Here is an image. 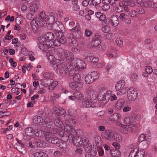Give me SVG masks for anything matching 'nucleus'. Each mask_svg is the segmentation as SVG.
<instances>
[{
    "label": "nucleus",
    "instance_id": "10",
    "mask_svg": "<svg viewBox=\"0 0 157 157\" xmlns=\"http://www.w3.org/2000/svg\"><path fill=\"white\" fill-rule=\"evenodd\" d=\"M140 118L139 114H134L128 117H125L123 120L124 123L126 124H134L135 125L136 121L139 120Z\"/></svg>",
    "mask_w": 157,
    "mask_h": 157
},
{
    "label": "nucleus",
    "instance_id": "12",
    "mask_svg": "<svg viewBox=\"0 0 157 157\" xmlns=\"http://www.w3.org/2000/svg\"><path fill=\"white\" fill-rule=\"evenodd\" d=\"M75 68H77V69L81 70L82 69L85 68L86 67V64L83 60L77 59L73 61L72 63H71Z\"/></svg>",
    "mask_w": 157,
    "mask_h": 157
},
{
    "label": "nucleus",
    "instance_id": "16",
    "mask_svg": "<svg viewBox=\"0 0 157 157\" xmlns=\"http://www.w3.org/2000/svg\"><path fill=\"white\" fill-rule=\"evenodd\" d=\"M137 127L136 125L134 124H129L128 125H124L120 129L121 132L124 134H128L129 130L133 131L137 128Z\"/></svg>",
    "mask_w": 157,
    "mask_h": 157
},
{
    "label": "nucleus",
    "instance_id": "36",
    "mask_svg": "<svg viewBox=\"0 0 157 157\" xmlns=\"http://www.w3.org/2000/svg\"><path fill=\"white\" fill-rule=\"evenodd\" d=\"M101 2V0H90V6L93 5L95 6V8L97 9H98L99 6L98 5Z\"/></svg>",
    "mask_w": 157,
    "mask_h": 157
},
{
    "label": "nucleus",
    "instance_id": "17",
    "mask_svg": "<svg viewBox=\"0 0 157 157\" xmlns=\"http://www.w3.org/2000/svg\"><path fill=\"white\" fill-rule=\"evenodd\" d=\"M114 133L109 130H106L102 133L103 138L109 141L113 140Z\"/></svg>",
    "mask_w": 157,
    "mask_h": 157
},
{
    "label": "nucleus",
    "instance_id": "58",
    "mask_svg": "<svg viewBox=\"0 0 157 157\" xmlns=\"http://www.w3.org/2000/svg\"><path fill=\"white\" fill-rule=\"evenodd\" d=\"M34 53L32 51L29 52V54L28 55L29 56V59L31 61H33L35 59V57L34 56Z\"/></svg>",
    "mask_w": 157,
    "mask_h": 157
},
{
    "label": "nucleus",
    "instance_id": "1",
    "mask_svg": "<svg viewBox=\"0 0 157 157\" xmlns=\"http://www.w3.org/2000/svg\"><path fill=\"white\" fill-rule=\"evenodd\" d=\"M54 122L52 119L48 117H46L43 121L42 118L37 116H34L33 118V121L37 124H41L44 127L49 129L56 126L62 128L63 124L59 117L54 119Z\"/></svg>",
    "mask_w": 157,
    "mask_h": 157
},
{
    "label": "nucleus",
    "instance_id": "54",
    "mask_svg": "<svg viewBox=\"0 0 157 157\" xmlns=\"http://www.w3.org/2000/svg\"><path fill=\"white\" fill-rule=\"evenodd\" d=\"M137 14V11L135 10H132L130 11L128 13V15H130V17H136Z\"/></svg>",
    "mask_w": 157,
    "mask_h": 157
},
{
    "label": "nucleus",
    "instance_id": "47",
    "mask_svg": "<svg viewBox=\"0 0 157 157\" xmlns=\"http://www.w3.org/2000/svg\"><path fill=\"white\" fill-rule=\"evenodd\" d=\"M144 153L145 151L144 150L140 151H138L136 153L135 157H143L144 155Z\"/></svg>",
    "mask_w": 157,
    "mask_h": 157
},
{
    "label": "nucleus",
    "instance_id": "2",
    "mask_svg": "<svg viewBox=\"0 0 157 157\" xmlns=\"http://www.w3.org/2000/svg\"><path fill=\"white\" fill-rule=\"evenodd\" d=\"M67 117L68 116L67 115H65L64 116V119L65 120V123L66 125L64 126V132L62 130L63 129V125L62 128L57 126L60 128H55L53 130V132L54 133L57 134L58 135L60 136L63 137L64 135H66V128H67V129H68V128H70V132H70V133H72V131H71V129H75L73 128V126L75 123L76 120L75 119L72 118H69L68 119L67 118Z\"/></svg>",
    "mask_w": 157,
    "mask_h": 157
},
{
    "label": "nucleus",
    "instance_id": "61",
    "mask_svg": "<svg viewBox=\"0 0 157 157\" xmlns=\"http://www.w3.org/2000/svg\"><path fill=\"white\" fill-rule=\"evenodd\" d=\"M137 75L135 74H132L130 76V80L132 82H134L136 81Z\"/></svg>",
    "mask_w": 157,
    "mask_h": 157
},
{
    "label": "nucleus",
    "instance_id": "15",
    "mask_svg": "<svg viewBox=\"0 0 157 157\" xmlns=\"http://www.w3.org/2000/svg\"><path fill=\"white\" fill-rule=\"evenodd\" d=\"M33 134L36 136L38 137H41L44 136L45 137V140L46 138L48 137V135L52 136V134L48 131H43L39 130L38 129H33Z\"/></svg>",
    "mask_w": 157,
    "mask_h": 157
},
{
    "label": "nucleus",
    "instance_id": "30",
    "mask_svg": "<svg viewBox=\"0 0 157 157\" xmlns=\"http://www.w3.org/2000/svg\"><path fill=\"white\" fill-rule=\"evenodd\" d=\"M125 84V81L123 80L118 81L115 85V89L116 91H118L119 90L124 87Z\"/></svg>",
    "mask_w": 157,
    "mask_h": 157
},
{
    "label": "nucleus",
    "instance_id": "44",
    "mask_svg": "<svg viewBox=\"0 0 157 157\" xmlns=\"http://www.w3.org/2000/svg\"><path fill=\"white\" fill-rule=\"evenodd\" d=\"M61 36L60 37L59 36L58 38L60 44H64L66 42V40L65 37L63 35V33L61 32Z\"/></svg>",
    "mask_w": 157,
    "mask_h": 157
},
{
    "label": "nucleus",
    "instance_id": "57",
    "mask_svg": "<svg viewBox=\"0 0 157 157\" xmlns=\"http://www.w3.org/2000/svg\"><path fill=\"white\" fill-rule=\"evenodd\" d=\"M21 52L23 55L27 56L30 51H28L26 48H23L21 49Z\"/></svg>",
    "mask_w": 157,
    "mask_h": 157
},
{
    "label": "nucleus",
    "instance_id": "37",
    "mask_svg": "<svg viewBox=\"0 0 157 157\" xmlns=\"http://www.w3.org/2000/svg\"><path fill=\"white\" fill-rule=\"evenodd\" d=\"M38 5L33 3L30 6L29 8V11L31 13H34L38 10Z\"/></svg>",
    "mask_w": 157,
    "mask_h": 157
},
{
    "label": "nucleus",
    "instance_id": "48",
    "mask_svg": "<svg viewBox=\"0 0 157 157\" xmlns=\"http://www.w3.org/2000/svg\"><path fill=\"white\" fill-rule=\"evenodd\" d=\"M16 149L19 151L21 152L23 154H25L26 153V150L25 147L23 146L22 147H16Z\"/></svg>",
    "mask_w": 157,
    "mask_h": 157
},
{
    "label": "nucleus",
    "instance_id": "13",
    "mask_svg": "<svg viewBox=\"0 0 157 157\" xmlns=\"http://www.w3.org/2000/svg\"><path fill=\"white\" fill-rule=\"evenodd\" d=\"M137 93L133 88H129L127 91V96L128 99L131 101L136 99L137 97Z\"/></svg>",
    "mask_w": 157,
    "mask_h": 157
},
{
    "label": "nucleus",
    "instance_id": "34",
    "mask_svg": "<svg viewBox=\"0 0 157 157\" xmlns=\"http://www.w3.org/2000/svg\"><path fill=\"white\" fill-rule=\"evenodd\" d=\"M114 140L119 143L121 142L122 141L121 136L118 133H114L113 137V140Z\"/></svg>",
    "mask_w": 157,
    "mask_h": 157
},
{
    "label": "nucleus",
    "instance_id": "5",
    "mask_svg": "<svg viewBox=\"0 0 157 157\" xmlns=\"http://www.w3.org/2000/svg\"><path fill=\"white\" fill-rule=\"evenodd\" d=\"M112 93L111 90H108L105 88H101L98 96V100L99 101H102V104L105 105L110 100Z\"/></svg>",
    "mask_w": 157,
    "mask_h": 157
},
{
    "label": "nucleus",
    "instance_id": "55",
    "mask_svg": "<svg viewBox=\"0 0 157 157\" xmlns=\"http://www.w3.org/2000/svg\"><path fill=\"white\" fill-rule=\"evenodd\" d=\"M39 18L40 19H45L47 16L45 15V13L44 12H41L40 13L39 16Z\"/></svg>",
    "mask_w": 157,
    "mask_h": 157
},
{
    "label": "nucleus",
    "instance_id": "28",
    "mask_svg": "<svg viewBox=\"0 0 157 157\" xmlns=\"http://www.w3.org/2000/svg\"><path fill=\"white\" fill-rule=\"evenodd\" d=\"M110 22L112 25L114 27L117 26L119 23L118 16L115 15L111 17Z\"/></svg>",
    "mask_w": 157,
    "mask_h": 157
},
{
    "label": "nucleus",
    "instance_id": "45",
    "mask_svg": "<svg viewBox=\"0 0 157 157\" xmlns=\"http://www.w3.org/2000/svg\"><path fill=\"white\" fill-rule=\"evenodd\" d=\"M119 152L120 153V151H119L116 149H113L110 151L111 155L113 157L117 156L116 155H117V153L118 154H119Z\"/></svg>",
    "mask_w": 157,
    "mask_h": 157
},
{
    "label": "nucleus",
    "instance_id": "29",
    "mask_svg": "<svg viewBox=\"0 0 157 157\" xmlns=\"http://www.w3.org/2000/svg\"><path fill=\"white\" fill-rule=\"evenodd\" d=\"M75 99L79 101H81L84 99V95L80 91H76L73 93Z\"/></svg>",
    "mask_w": 157,
    "mask_h": 157
},
{
    "label": "nucleus",
    "instance_id": "14",
    "mask_svg": "<svg viewBox=\"0 0 157 157\" xmlns=\"http://www.w3.org/2000/svg\"><path fill=\"white\" fill-rule=\"evenodd\" d=\"M63 25L59 21H56L54 22L52 25V29L54 31H56V35H57V33L58 34H61V31H63L62 29L63 28Z\"/></svg>",
    "mask_w": 157,
    "mask_h": 157
},
{
    "label": "nucleus",
    "instance_id": "41",
    "mask_svg": "<svg viewBox=\"0 0 157 157\" xmlns=\"http://www.w3.org/2000/svg\"><path fill=\"white\" fill-rule=\"evenodd\" d=\"M127 89L124 87L118 90L117 93V95H122L124 94L127 91Z\"/></svg>",
    "mask_w": 157,
    "mask_h": 157
},
{
    "label": "nucleus",
    "instance_id": "49",
    "mask_svg": "<svg viewBox=\"0 0 157 157\" xmlns=\"http://www.w3.org/2000/svg\"><path fill=\"white\" fill-rule=\"evenodd\" d=\"M26 17L28 20H32V21L36 18H35L33 13H29L27 14Z\"/></svg>",
    "mask_w": 157,
    "mask_h": 157
},
{
    "label": "nucleus",
    "instance_id": "42",
    "mask_svg": "<svg viewBox=\"0 0 157 157\" xmlns=\"http://www.w3.org/2000/svg\"><path fill=\"white\" fill-rule=\"evenodd\" d=\"M87 92L88 94L89 95L90 97H93L95 94L94 90L91 87H89L88 88Z\"/></svg>",
    "mask_w": 157,
    "mask_h": 157
},
{
    "label": "nucleus",
    "instance_id": "31",
    "mask_svg": "<svg viewBox=\"0 0 157 157\" xmlns=\"http://www.w3.org/2000/svg\"><path fill=\"white\" fill-rule=\"evenodd\" d=\"M82 105L86 108H94L95 106L90 100L86 99L82 102Z\"/></svg>",
    "mask_w": 157,
    "mask_h": 157
},
{
    "label": "nucleus",
    "instance_id": "23",
    "mask_svg": "<svg viewBox=\"0 0 157 157\" xmlns=\"http://www.w3.org/2000/svg\"><path fill=\"white\" fill-rule=\"evenodd\" d=\"M124 104L125 101L124 99L120 98L118 99L115 105V109L118 111L120 110L124 107Z\"/></svg>",
    "mask_w": 157,
    "mask_h": 157
},
{
    "label": "nucleus",
    "instance_id": "60",
    "mask_svg": "<svg viewBox=\"0 0 157 157\" xmlns=\"http://www.w3.org/2000/svg\"><path fill=\"white\" fill-rule=\"evenodd\" d=\"M97 151L100 156H102L104 154V151L103 149L101 147H98Z\"/></svg>",
    "mask_w": 157,
    "mask_h": 157
},
{
    "label": "nucleus",
    "instance_id": "22",
    "mask_svg": "<svg viewBox=\"0 0 157 157\" xmlns=\"http://www.w3.org/2000/svg\"><path fill=\"white\" fill-rule=\"evenodd\" d=\"M55 37L54 34L52 33H48L45 35L40 37V38L41 39V42L45 41L47 42L48 41L50 43V41L53 40Z\"/></svg>",
    "mask_w": 157,
    "mask_h": 157
},
{
    "label": "nucleus",
    "instance_id": "43",
    "mask_svg": "<svg viewBox=\"0 0 157 157\" xmlns=\"http://www.w3.org/2000/svg\"><path fill=\"white\" fill-rule=\"evenodd\" d=\"M83 143L82 145L86 148H88V147L90 148V147L91 145L90 144L88 139L87 138H83Z\"/></svg>",
    "mask_w": 157,
    "mask_h": 157
},
{
    "label": "nucleus",
    "instance_id": "19",
    "mask_svg": "<svg viewBox=\"0 0 157 157\" xmlns=\"http://www.w3.org/2000/svg\"><path fill=\"white\" fill-rule=\"evenodd\" d=\"M70 87L73 90H79L83 87L82 84L80 81H72L69 84Z\"/></svg>",
    "mask_w": 157,
    "mask_h": 157
},
{
    "label": "nucleus",
    "instance_id": "21",
    "mask_svg": "<svg viewBox=\"0 0 157 157\" xmlns=\"http://www.w3.org/2000/svg\"><path fill=\"white\" fill-rule=\"evenodd\" d=\"M39 40L40 43L39 44V47L40 49L42 51L45 52L46 53L48 52V50L49 45L50 43H49L48 41L46 42L45 41H43L42 42H41V39L39 38Z\"/></svg>",
    "mask_w": 157,
    "mask_h": 157
},
{
    "label": "nucleus",
    "instance_id": "52",
    "mask_svg": "<svg viewBox=\"0 0 157 157\" xmlns=\"http://www.w3.org/2000/svg\"><path fill=\"white\" fill-rule=\"evenodd\" d=\"M110 29L109 26L106 25L103 27L101 28L102 31L105 33H109L110 31Z\"/></svg>",
    "mask_w": 157,
    "mask_h": 157
},
{
    "label": "nucleus",
    "instance_id": "4",
    "mask_svg": "<svg viewBox=\"0 0 157 157\" xmlns=\"http://www.w3.org/2000/svg\"><path fill=\"white\" fill-rule=\"evenodd\" d=\"M66 129V136L68 137L69 140L72 141L74 144L77 146L82 145L83 143V139L81 137H78L76 133V131L75 129H71L72 133H70V128H68Z\"/></svg>",
    "mask_w": 157,
    "mask_h": 157
},
{
    "label": "nucleus",
    "instance_id": "25",
    "mask_svg": "<svg viewBox=\"0 0 157 157\" xmlns=\"http://www.w3.org/2000/svg\"><path fill=\"white\" fill-rule=\"evenodd\" d=\"M53 111L58 116L63 115L66 113V111L63 108L59 107H55L53 109Z\"/></svg>",
    "mask_w": 157,
    "mask_h": 157
},
{
    "label": "nucleus",
    "instance_id": "62",
    "mask_svg": "<svg viewBox=\"0 0 157 157\" xmlns=\"http://www.w3.org/2000/svg\"><path fill=\"white\" fill-rule=\"evenodd\" d=\"M117 97L116 95L112 92L111 94V97H110V100L111 101H114L117 100Z\"/></svg>",
    "mask_w": 157,
    "mask_h": 157
},
{
    "label": "nucleus",
    "instance_id": "35",
    "mask_svg": "<svg viewBox=\"0 0 157 157\" xmlns=\"http://www.w3.org/2000/svg\"><path fill=\"white\" fill-rule=\"evenodd\" d=\"M85 60L88 62L96 63L98 61V58L93 56H87L85 58Z\"/></svg>",
    "mask_w": 157,
    "mask_h": 157
},
{
    "label": "nucleus",
    "instance_id": "26",
    "mask_svg": "<svg viewBox=\"0 0 157 157\" xmlns=\"http://www.w3.org/2000/svg\"><path fill=\"white\" fill-rule=\"evenodd\" d=\"M62 62L61 59H56L52 63H51L52 65L53 69L54 71H56L58 67V66L59 64L63 63Z\"/></svg>",
    "mask_w": 157,
    "mask_h": 157
},
{
    "label": "nucleus",
    "instance_id": "11",
    "mask_svg": "<svg viewBox=\"0 0 157 157\" xmlns=\"http://www.w3.org/2000/svg\"><path fill=\"white\" fill-rule=\"evenodd\" d=\"M99 78L97 73L96 71L89 72L86 75L85 78V81L88 84H90L94 82Z\"/></svg>",
    "mask_w": 157,
    "mask_h": 157
},
{
    "label": "nucleus",
    "instance_id": "9",
    "mask_svg": "<svg viewBox=\"0 0 157 157\" xmlns=\"http://www.w3.org/2000/svg\"><path fill=\"white\" fill-rule=\"evenodd\" d=\"M70 30L72 32L70 35V37L71 39H78L81 37V32L80 27L78 23L76 22L75 26L71 29Z\"/></svg>",
    "mask_w": 157,
    "mask_h": 157
},
{
    "label": "nucleus",
    "instance_id": "50",
    "mask_svg": "<svg viewBox=\"0 0 157 157\" xmlns=\"http://www.w3.org/2000/svg\"><path fill=\"white\" fill-rule=\"evenodd\" d=\"M116 43L120 47L122 46L123 43L122 39L121 38H117L116 40Z\"/></svg>",
    "mask_w": 157,
    "mask_h": 157
},
{
    "label": "nucleus",
    "instance_id": "46",
    "mask_svg": "<svg viewBox=\"0 0 157 157\" xmlns=\"http://www.w3.org/2000/svg\"><path fill=\"white\" fill-rule=\"evenodd\" d=\"M44 77L45 79H51L52 78V74L48 72H46L43 74Z\"/></svg>",
    "mask_w": 157,
    "mask_h": 157
},
{
    "label": "nucleus",
    "instance_id": "20",
    "mask_svg": "<svg viewBox=\"0 0 157 157\" xmlns=\"http://www.w3.org/2000/svg\"><path fill=\"white\" fill-rule=\"evenodd\" d=\"M55 52L54 48L53 47H49L48 52H46V56L48 58L49 62L50 63L56 59L53 55Z\"/></svg>",
    "mask_w": 157,
    "mask_h": 157
},
{
    "label": "nucleus",
    "instance_id": "24",
    "mask_svg": "<svg viewBox=\"0 0 157 157\" xmlns=\"http://www.w3.org/2000/svg\"><path fill=\"white\" fill-rule=\"evenodd\" d=\"M66 64H63L59 67V73L62 76H65L67 75L69 68L68 65L67 66Z\"/></svg>",
    "mask_w": 157,
    "mask_h": 157
},
{
    "label": "nucleus",
    "instance_id": "6",
    "mask_svg": "<svg viewBox=\"0 0 157 157\" xmlns=\"http://www.w3.org/2000/svg\"><path fill=\"white\" fill-rule=\"evenodd\" d=\"M48 137L46 138V141L50 143L56 144L57 146L59 147L62 150V152H64L66 151L67 147L66 142L59 140L57 137H54L53 134L52 136L48 135Z\"/></svg>",
    "mask_w": 157,
    "mask_h": 157
},
{
    "label": "nucleus",
    "instance_id": "8",
    "mask_svg": "<svg viewBox=\"0 0 157 157\" xmlns=\"http://www.w3.org/2000/svg\"><path fill=\"white\" fill-rule=\"evenodd\" d=\"M47 22L45 19H40L36 18V19L32 21L30 24L33 28V31L36 32L39 26L43 27L45 26Z\"/></svg>",
    "mask_w": 157,
    "mask_h": 157
},
{
    "label": "nucleus",
    "instance_id": "18",
    "mask_svg": "<svg viewBox=\"0 0 157 157\" xmlns=\"http://www.w3.org/2000/svg\"><path fill=\"white\" fill-rule=\"evenodd\" d=\"M63 14L62 11L59 10L57 12H53L49 16V21L50 22H53L55 21V18L61 17H63Z\"/></svg>",
    "mask_w": 157,
    "mask_h": 157
},
{
    "label": "nucleus",
    "instance_id": "59",
    "mask_svg": "<svg viewBox=\"0 0 157 157\" xmlns=\"http://www.w3.org/2000/svg\"><path fill=\"white\" fill-rule=\"evenodd\" d=\"M126 5L130 7H133L136 6L135 3L132 0H128L126 3Z\"/></svg>",
    "mask_w": 157,
    "mask_h": 157
},
{
    "label": "nucleus",
    "instance_id": "53",
    "mask_svg": "<svg viewBox=\"0 0 157 157\" xmlns=\"http://www.w3.org/2000/svg\"><path fill=\"white\" fill-rule=\"evenodd\" d=\"M148 4V6L147 7H151L156 8H157V3H154V2H146Z\"/></svg>",
    "mask_w": 157,
    "mask_h": 157
},
{
    "label": "nucleus",
    "instance_id": "63",
    "mask_svg": "<svg viewBox=\"0 0 157 157\" xmlns=\"http://www.w3.org/2000/svg\"><path fill=\"white\" fill-rule=\"evenodd\" d=\"M90 152L92 156H95L97 154V150L96 149H91L90 150Z\"/></svg>",
    "mask_w": 157,
    "mask_h": 157
},
{
    "label": "nucleus",
    "instance_id": "56",
    "mask_svg": "<svg viewBox=\"0 0 157 157\" xmlns=\"http://www.w3.org/2000/svg\"><path fill=\"white\" fill-rule=\"evenodd\" d=\"M81 79L80 75L79 74H76L73 77L74 81H80Z\"/></svg>",
    "mask_w": 157,
    "mask_h": 157
},
{
    "label": "nucleus",
    "instance_id": "38",
    "mask_svg": "<svg viewBox=\"0 0 157 157\" xmlns=\"http://www.w3.org/2000/svg\"><path fill=\"white\" fill-rule=\"evenodd\" d=\"M135 1L138 5L142 7H147L148 6V4L144 0H135Z\"/></svg>",
    "mask_w": 157,
    "mask_h": 157
},
{
    "label": "nucleus",
    "instance_id": "7",
    "mask_svg": "<svg viewBox=\"0 0 157 157\" xmlns=\"http://www.w3.org/2000/svg\"><path fill=\"white\" fill-rule=\"evenodd\" d=\"M101 36L98 33H96L92 39L91 42L92 46L94 48L98 47L99 50L105 49L104 45H101Z\"/></svg>",
    "mask_w": 157,
    "mask_h": 157
},
{
    "label": "nucleus",
    "instance_id": "39",
    "mask_svg": "<svg viewBox=\"0 0 157 157\" xmlns=\"http://www.w3.org/2000/svg\"><path fill=\"white\" fill-rule=\"evenodd\" d=\"M99 18L100 21L104 22L106 25H108L109 23V20L106 19L105 15L104 14H101Z\"/></svg>",
    "mask_w": 157,
    "mask_h": 157
},
{
    "label": "nucleus",
    "instance_id": "3",
    "mask_svg": "<svg viewBox=\"0 0 157 157\" xmlns=\"http://www.w3.org/2000/svg\"><path fill=\"white\" fill-rule=\"evenodd\" d=\"M57 55L61 58L62 62H67L65 63H68V65L72 63L74 58L72 53L67 50L59 48L57 50Z\"/></svg>",
    "mask_w": 157,
    "mask_h": 157
},
{
    "label": "nucleus",
    "instance_id": "32",
    "mask_svg": "<svg viewBox=\"0 0 157 157\" xmlns=\"http://www.w3.org/2000/svg\"><path fill=\"white\" fill-rule=\"evenodd\" d=\"M50 83L48 85L49 90H53L56 86L58 84V82L56 81H54L52 79H51Z\"/></svg>",
    "mask_w": 157,
    "mask_h": 157
},
{
    "label": "nucleus",
    "instance_id": "27",
    "mask_svg": "<svg viewBox=\"0 0 157 157\" xmlns=\"http://www.w3.org/2000/svg\"><path fill=\"white\" fill-rule=\"evenodd\" d=\"M121 114L120 113H115L111 115L109 117L110 120L115 121L121 119Z\"/></svg>",
    "mask_w": 157,
    "mask_h": 157
},
{
    "label": "nucleus",
    "instance_id": "51",
    "mask_svg": "<svg viewBox=\"0 0 157 157\" xmlns=\"http://www.w3.org/2000/svg\"><path fill=\"white\" fill-rule=\"evenodd\" d=\"M94 140L97 146H98L101 141V138L99 136H96L94 138Z\"/></svg>",
    "mask_w": 157,
    "mask_h": 157
},
{
    "label": "nucleus",
    "instance_id": "33",
    "mask_svg": "<svg viewBox=\"0 0 157 157\" xmlns=\"http://www.w3.org/2000/svg\"><path fill=\"white\" fill-rule=\"evenodd\" d=\"M68 67L69 68L68 70L69 71V75L70 76H74L76 74V73H75V72H76V70L75 69V68L71 64L68 65Z\"/></svg>",
    "mask_w": 157,
    "mask_h": 157
},
{
    "label": "nucleus",
    "instance_id": "64",
    "mask_svg": "<svg viewBox=\"0 0 157 157\" xmlns=\"http://www.w3.org/2000/svg\"><path fill=\"white\" fill-rule=\"evenodd\" d=\"M82 5L84 7L87 6L88 5H90V0L89 1L87 0H84L82 1Z\"/></svg>",
    "mask_w": 157,
    "mask_h": 157
},
{
    "label": "nucleus",
    "instance_id": "40",
    "mask_svg": "<svg viewBox=\"0 0 157 157\" xmlns=\"http://www.w3.org/2000/svg\"><path fill=\"white\" fill-rule=\"evenodd\" d=\"M25 132L28 136H31L33 134V129L31 127L26 128L25 129Z\"/></svg>",
    "mask_w": 157,
    "mask_h": 157
}]
</instances>
